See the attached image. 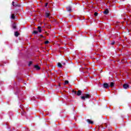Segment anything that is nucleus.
<instances>
[{"instance_id": "f257e3e1", "label": "nucleus", "mask_w": 131, "mask_h": 131, "mask_svg": "<svg viewBox=\"0 0 131 131\" xmlns=\"http://www.w3.org/2000/svg\"><path fill=\"white\" fill-rule=\"evenodd\" d=\"M91 97V95L89 94H85L84 96L81 97V99L83 101H85V99H90Z\"/></svg>"}, {"instance_id": "f03ea898", "label": "nucleus", "mask_w": 131, "mask_h": 131, "mask_svg": "<svg viewBox=\"0 0 131 131\" xmlns=\"http://www.w3.org/2000/svg\"><path fill=\"white\" fill-rule=\"evenodd\" d=\"M123 88L124 90H127V89H129V85L128 84L125 83L123 85Z\"/></svg>"}, {"instance_id": "7ed1b4c3", "label": "nucleus", "mask_w": 131, "mask_h": 131, "mask_svg": "<svg viewBox=\"0 0 131 131\" xmlns=\"http://www.w3.org/2000/svg\"><path fill=\"white\" fill-rule=\"evenodd\" d=\"M103 86L104 89H109L110 88L109 84H108V83H104Z\"/></svg>"}, {"instance_id": "20e7f679", "label": "nucleus", "mask_w": 131, "mask_h": 131, "mask_svg": "<svg viewBox=\"0 0 131 131\" xmlns=\"http://www.w3.org/2000/svg\"><path fill=\"white\" fill-rule=\"evenodd\" d=\"M67 10L68 12H70V13H71L72 12V8L71 6H68L67 7Z\"/></svg>"}, {"instance_id": "39448f33", "label": "nucleus", "mask_w": 131, "mask_h": 131, "mask_svg": "<svg viewBox=\"0 0 131 131\" xmlns=\"http://www.w3.org/2000/svg\"><path fill=\"white\" fill-rule=\"evenodd\" d=\"M81 94H82V92L81 91V90H78L76 95L79 97V96H80Z\"/></svg>"}, {"instance_id": "423d86ee", "label": "nucleus", "mask_w": 131, "mask_h": 131, "mask_svg": "<svg viewBox=\"0 0 131 131\" xmlns=\"http://www.w3.org/2000/svg\"><path fill=\"white\" fill-rule=\"evenodd\" d=\"M34 69H36V70H40V67L38 65H35L34 66Z\"/></svg>"}, {"instance_id": "0eeeda50", "label": "nucleus", "mask_w": 131, "mask_h": 131, "mask_svg": "<svg viewBox=\"0 0 131 131\" xmlns=\"http://www.w3.org/2000/svg\"><path fill=\"white\" fill-rule=\"evenodd\" d=\"M86 121H87V122H88V123H89L90 124H94V122L92 120H90V119H88Z\"/></svg>"}, {"instance_id": "6e6552de", "label": "nucleus", "mask_w": 131, "mask_h": 131, "mask_svg": "<svg viewBox=\"0 0 131 131\" xmlns=\"http://www.w3.org/2000/svg\"><path fill=\"white\" fill-rule=\"evenodd\" d=\"M12 6H13V7H20V5H18V3H15L14 2H12Z\"/></svg>"}, {"instance_id": "1a4fd4ad", "label": "nucleus", "mask_w": 131, "mask_h": 131, "mask_svg": "<svg viewBox=\"0 0 131 131\" xmlns=\"http://www.w3.org/2000/svg\"><path fill=\"white\" fill-rule=\"evenodd\" d=\"M50 15H51V14H50L49 12H46L45 13V17H46V18H49V17H50Z\"/></svg>"}, {"instance_id": "9d476101", "label": "nucleus", "mask_w": 131, "mask_h": 131, "mask_svg": "<svg viewBox=\"0 0 131 131\" xmlns=\"http://www.w3.org/2000/svg\"><path fill=\"white\" fill-rule=\"evenodd\" d=\"M103 14L105 15H107L109 14V10L108 9H106L104 11H103Z\"/></svg>"}, {"instance_id": "9b49d317", "label": "nucleus", "mask_w": 131, "mask_h": 131, "mask_svg": "<svg viewBox=\"0 0 131 131\" xmlns=\"http://www.w3.org/2000/svg\"><path fill=\"white\" fill-rule=\"evenodd\" d=\"M14 35L16 37H18V36H19V35H20V33H19V32L16 31V32H15Z\"/></svg>"}, {"instance_id": "f8f14e48", "label": "nucleus", "mask_w": 131, "mask_h": 131, "mask_svg": "<svg viewBox=\"0 0 131 131\" xmlns=\"http://www.w3.org/2000/svg\"><path fill=\"white\" fill-rule=\"evenodd\" d=\"M109 86L110 88H113V86H114V82H111Z\"/></svg>"}, {"instance_id": "ddd939ff", "label": "nucleus", "mask_w": 131, "mask_h": 131, "mask_svg": "<svg viewBox=\"0 0 131 131\" xmlns=\"http://www.w3.org/2000/svg\"><path fill=\"white\" fill-rule=\"evenodd\" d=\"M37 29L38 30V32L40 33H41V27L40 26H38Z\"/></svg>"}, {"instance_id": "4468645a", "label": "nucleus", "mask_w": 131, "mask_h": 131, "mask_svg": "<svg viewBox=\"0 0 131 131\" xmlns=\"http://www.w3.org/2000/svg\"><path fill=\"white\" fill-rule=\"evenodd\" d=\"M57 66L59 68H62V64L61 63H60V62H58L57 63Z\"/></svg>"}, {"instance_id": "2eb2a0df", "label": "nucleus", "mask_w": 131, "mask_h": 131, "mask_svg": "<svg viewBox=\"0 0 131 131\" xmlns=\"http://www.w3.org/2000/svg\"><path fill=\"white\" fill-rule=\"evenodd\" d=\"M12 28L13 29H16V28H17V26H16V24H14L13 25H12Z\"/></svg>"}, {"instance_id": "dca6fc26", "label": "nucleus", "mask_w": 131, "mask_h": 131, "mask_svg": "<svg viewBox=\"0 0 131 131\" xmlns=\"http://www.w3.org/2000/svg\"><path fill=\"white\" fill-rule=\"evenodd\" d=\"M11 19H12V20H15V14H13L11 15Z\"/></svg>"}, {"instance_id": "f3484780", "label": "nucleus", "mask_w": 131, "mask_h": 131, "mask_svg": "<svg viewBox=\"0 0 131 131\" xmlns=\"http://www.w3.org/2000/svg\"><path fill=\"white\" fill-rule=\"evenodd\" d=\"M38 33V31H33V34H37Z\"/></svg>"}, {"instance_id": "a211bd4d", "label": "nucleus", "mask_w": 131, "mask_h": 131, "mask_svg": "<svg viewBox=\"0 0 131 131\" xmlns=\"http://www.w3.org/2000/svg\"><path fill=\"white\" fill-rule=\"evenodd\" d=\"M69 83V81L68 80L64 81V84H68Z\"/></svg>"}, {"instance_id": "6ab92c4d", "label": "nucleus", "mask_w": 131, "mask_h": 131, "mask_svg": "<svg viewBox=\"0 0 131 131\" xmlns=\"http://www.w3.org/2000/svg\"><path fill=\"white\" fill-rule=\"evenodd\" d=\"M99 14V13H98V12H96L94 13V16L95 17H97V16H98V15Z\"/></svg>"}, {"instance_id": "aec40b11", "label": "nucleus", "mask_w": 131, "mask_h": 131, "mask_svg": "<svg viewBox=\"0 0 131 131\" xmlns=\"http://www.w3.org/2000/svg\"><path fill=\"white\" fill-rule=\"evenodd\" d=\"M32 65V61H29L28 66H31Z\"/></svg>"}, {"instance_id": "412c9836", "label": "nucleus", "mask_w": 131, "mask_h": 131, "mask_svg": "<svg viewBox=\"0 0 131 131\" xmlns=\"http://www.w3.org/2000/svg\"><path fill=\"white\" fill-rule=\"evenodd\" d=\"M111 45H112V46H113V45H115V41H113L111 43Z\"/></svg>"}, {"instance_id": "4be33fe9", "label": "nucleus", "mask_w": 131, "mask_h": 131, "mask_svg": "<svg viewBox=\"0 0 131 131\" xmlns=\"http://www.w3.org/2000/svg\"><path fill=\"white\" fill-rule=\"evenodd\" d=\"M72 92H73V93H74V95H76V93H77V92H76V91H74V90H73L72 91Z\"/></svg>"}, {"instance_id": "5701e85b", "label": "nucleus", "mask_w": 131, "mask_h": 131, "mask_svg": "<svg viewBox=\"0 0 131 131\" xmlns=\"http://www.w3.org/2000/svg\"><path fill=\"white\" fill-rule=\"evenodd\" d=\"M49 40H46L45 42V45H48V43H49Z\"/></svg>"}, {"instance_id": "b1692460", "label": "nucleus", "mask_w": 131, "mask_h": 131, "mask_svg": "<svg viewBox=\"0 0 131 131\" xmlns=\"http://www.w3.org/2000/svg\"><path fill=\"white\" fill-rule=\"evenodd\" d=\"M25 113H26L25 112L23 111V112H21V114L22 115H25Z\"/></svg>"}, {"instance_id": "393cba45", "label": "nucleus", "mask_w": 131, "mask_h": 131, "mask_svg": "<svg viewBox=\"0 0 131 131\" xmlns=\"http://www.w3.org/2000/svg\"><path fill=\"white\" fill-rule=\"evenodd\" d=\"M48 5H49V3H46L45 7H48Z\"/></svg>"}, {"instance_id": "a878e982", "label": "nucleus", "mask_w": 131, "mask_h": 131, "mask_svg": "<svg viewBox=\"0 0 131 131\" xmlns=\"http://www.w3.org/2000/svg\"><path fill=\"white\" fill-rule=\"evenodd\" d=\"M40 37H43V36L42 35H40Z\"/></svg>"}, {"instance_id": "bb28decb", "label": "nucleus", "mask_w": 131, "mask_h": 131, "mask_svg": "<svg viewBox=\"0 0 131 131\" xmlns=\"http://www.w3.org/2000/svg\"><path fill=\"white\" fill-rule=\"evenodd\" d=\"M65 64H66L65 63H63V65H65Z\"/></svg>"}, {"instance_id": "cd10ccee", "label": "nucleus", "mask_w": 131, "mask_h": 131, "mask_svg": "<svg viewBox=\"0 0 131 131\" xmlns=\"http://www.w3.org/2000/svg\"><path fill=\"white\" fill-rule=\"evenodd\" d=\"M59 86H60L61 85V84H59Z\"/></svg>"}]
</instances>
